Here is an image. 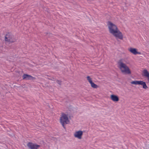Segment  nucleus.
<instances>
[{
    "label": "nucleus",
    "mask_w": 149,
    "mask_h": 149,
    "mask_svg": "<svg viewBox=\"0 0 149 149\" xmlns=\"http://www.w3.org/2000/svg\"><path fill=\"white\" fill-rule=\"evenodd\" d=\"M83 134V132L81 130L76 132L74 134L75 137L78 138L79 139H81V136Z\"/></svg>",
    "instance_id": "nucleus-9"
},
{
    "label": "nucleus",
    "mask_w": 149,
    "mask_h": 149,
    "mask_svg": "<svg viewBox=\"0 0 149 149\" xmlns=\"http://www.w3.org/2000/svg\"><path fill=\"white\" fill-rule=\"evenodd\" d=\"M23 79L26 80H34L35 79V78L32 76L31 75L27 74H24L22 76Z\"/></svg>",
    "instance_id": "nucleus-7"
},
{
    "label": "nucleus",
    "mask_w": 149,
    "mask_h": 149,
    "mask_svg": "<svg viewBox=\"0 0 149 149\" xmlns=\"http://www.w3.org/2000/svg\"><path fill=\"white\" fill-rule=\"evenodd\" d=\"M143 73V76L146 77L149 79V72L146 69H144L142 71Z\"/></svg>",
    "instance_id": "nucleus-11"
},
{
    "label": "nucleus",
    "mask_w": 149,
    "mask_h": 149,
    "mask_svg": "<svg viewBox=\"0 0 149 149\" xmlns=\"http://www.w3.org/2000/svg\"><path fill=\"white\" fill-rule=\"evenodd\" d=\"M131 84L135 85H140L143 86V87L145 89H146L148 88V86L146 85L145 82L142 81H133L131 82Z\"/></svg>",
    "instance_id": "nucleus-4"
},
{
    "label": "nucleus",
    "mask_w": 149,
    "mask_h": 149,
    "mask_svg": "<svg viewBox=\"0 0 149 149\" xmlns=\"http://www.w3.org/2000/svg\"><path fill=\"white\" fill-rule=\"evenodd\" d=\"M110 98L114 102H117L119 100L118 97L115 95H112L110 96Z\"/></svg>",
    "instance_id": "nucleus-10"
},
{
    "label": "nucleus",
    "mask_w": 149,
    "mask_h": 149,
    "mask_svg": "<svg viewBox=\"0 0 149 149\" xmlns=\"http://www.w3.org/2000/svg\"><path fill=\"white\" fill-rule=\"evenodd\" d=\"M128 50L132 53L134 55H136L137 54H141V53L139 52H137V49L135 48H130L128 49Z\"/></svg>",
    "instance_id": "nucleus-8"
},
{
    "label": "nucleus",
    "mask_w": 149,
    "mask_h": 149,
    "mask_svg": "<svg viewBox=\"0 0 149 149\" xmlns=\"http://www.w3.org/2000/svg\"><path fill=\"white\" fill-rule=\"evenodd\" d=\"M118 67L121 72L123 74H130L131 71L129 67L125 63H123L122 60H120L118 63Z\"/></svg>",
    "instance_id": "nucleus-2"
},
{
    "label": "nucleus",
    "mask_w": 149,
    "mask_h": 149,
    "mask_svg": "<svg viewBox=\"0 0 149 149\" xmlns=\"http://www.w3.org/2000/svg\"><path fill=\"white\" fill-rule=\"evenodd\" d=\"M68 117L67 115L64 113H62L60 118V121H68Z\"/></svg>",
    "instance_id": "nucleus-6"
},
{
    "label": "nucleus",
    "mask_w": 149,
    "mask_h": 149,
    "mask_svg": "<svg viewBox=\"0 0 149 149\" xmlns=\"http://www.w3.org/2000/svg\"><path fill=\"white\" fill-rule=\"evenodd\" d=\"M107 25L110 33L113 35L116 39H123V34L119 30L116 25L110 21L107 22Z\"/></svg>",
    "instance_id": "nucleus-1"
},
{
    "label": "nucleus",
    "mask_w": 149,
    "mask_h": 149,
    "mask_svg": "<svg viewBox=\"0 0 149 149\" xmlns=\"http://www.w3.org/2000/svg\"><path fill=\"white\" fill-rule=\"evenodd\" d=\"M27 145L28 147L30 149H37L40 146L39 145L31 142H28Z\"/></svg>",
    "instance_id": "nucleus-5"
},
{
    "label": "nucleus",
    "mask_w": 149,
    "mask_h": 149,
    "mask_svg": "<svg viewBox=\"0 0 149 149\" xmlns=\"http://www.w3.org/2000/svg\"><path fill=\"white\" fill-rule=\"evenodd\" d=\"M60 122L61 124L65 129V125L67 124H70V122Z\"/></svg>",
    "instance_id": "nucleus-12"
},
{
    "label": "nucleus",
    "mask_w": 149,
    "mask_h": 149,
    "mask_svg": "<svg viewBox=\"0 0 149 149\" xmlns=\"http://www.w3.org/2000/svg\"><path fill=\"white\" fill-rule=\"evenodd\" d=\"M87 79L88 82L90 84H91L93 81H92V78L89 76H88L86 77Z\"/></svg>",
    "instance_id": "nucleus-14"
},
{
    "label": "nucleus",
    "mask_w": 149,
    "mask_h": 149,
    "mask_svg": "<svg viewBox=\"0 0 149 149\" xmlns=\"http://www.w3.org/2000/svg\"><path fill=\"white\" fill-rule=\"evenodd\" d=\"M90 84L91 86L93 88H97L99 87L98 85L94 84L93 82Z\"/></svg>",
    "instance_id": "nucleus-13"
},
{
    "label": "nucleus",
    "mask_w": 149,
    "mask_h": 149,
    "mask_svg": "<svg viewBox=\"0 0 149 149\" xmlns=\"http://www.w3.org/2000/svg\"><path fill=\"white\" fill-rule=\"evenodd\" d=\"M5 40L8 42H14L16 41L17 39L11 33H8L5 36Z\"/></svg>",
    "instance_id": "nucleus-3"
},
{
    "label": "nucleus",
    "mask_w": 149,
    "mask_h": 149,
    "mask_svg": "<svg viewBox=\"0 0 149 149\" xmlns=\"http://www.w3.org/2000/svg\"><path fill=\"white\" fill-rule=\"evenodd\" d=\"M57 82L58 84L61 85V81L59 80H57Z\"/></svg>",
    "instance_id": "nucleus-15"
}]
</instances>
